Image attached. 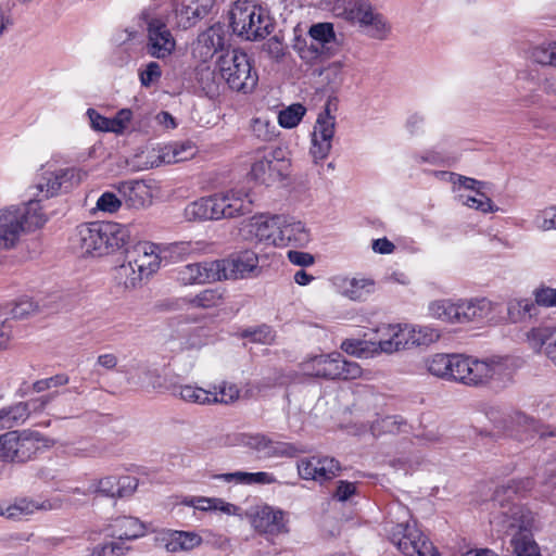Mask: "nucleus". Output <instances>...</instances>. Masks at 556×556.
Segmentation results:
<instances>
[{
  "label": "nucleus",
  "instance_id": "nucleus-1",
  "mask_svg": "<svg viewBox=\"0 0 556 556\" xmlns=\"http://www.w3.org/2000/svg\"><path fill=\"white\" fill-rule=\"evenodd\" d=\"M251 191L241 186L222 189L186 205L184 217L189 222L236 219L253 211Z\"/></svg>",
  "mask_w": 556,
  "mask_h": 556
},
{
  "label": "nucleus",
  "instance_id": "nucleus-2",
  "mask_svg": "<svg viewBox=\"0 0 556 556\" xmlns=\"http://www.w3.org/2000/svg\"><path fill=\"white\" fill-rule=\"evenodd\" d=\"M128 226L116 223L83 224L76 230V244L81 255L101 257L114 253L130 241Z\"/></svg>",
  "mask_w": 556,
  "mask_h": 556
},
{
  "label": "nucleus",
  "instance_id": "nucleus-3",
  "mask_svg": "<svg viewBox=\"0 0 556 556\" xmlns=\"http://www.w3.org/2000/svg\"><path fill=\"white\" fill-rule=\"evenodd\" d=\"M511 379L508 358L498 355L478 358L459 354L456 382L467 387L504 386Z\"/></svg>",
  "mask_w": 556,
  "mask_h": 556
},
{
  "label": "nucleus",
  "instance_id": "nucleus-4",
  "mask_svg": "<svg viewBox=\"0 0 556 556\" xmlns=\"http://www.w3.org/2000/svg\"><path fill=\"white\" fill-rule=\"evenodd\" d=\"M492 523L511 531L509 546L514 556H542L532 534L534 515L523 505L513 504L504 508Z\"/></svg>",
  "mask_w": 556,
  "mask_h": 556
},
{
  "label": "nucleus",
  "instance_id": "nucleus-5",
  "mask_svg": "<svg viewBox=\"0 0 556 556\" xmlns=\"http://www.w3.org/2000/svg\"><path fill=\"white\" fill-rule=\"evenodd\" d=\"M303 376L329 381H351L367 378L362 366L349 361L340 352L309 354L299 364Z\"/></svg>",
  "mask_w": 556,
  "mask_h": 556
},
{
  "label": "nucleus",
  "instance_id": "nucleus-6",
  "mask_svg": "<svg viewBox=\"0 0 556 556\" xmlns=\"http://www.w3.org/2000/svg\"><path fill=\"white\" fill-rule=\"evenodd\" d=\"M391 514L396 522L388 532L399 551L405 556H439L432 543L417 528L416 521L410 519L407 507L395 504L391 507Z\"/></svg>",
  "mask_w": 556,
  "mask_h": 556
},
{
  "label": "nucleus",
  "instance_id": "nucleus-7",
  "mask_svg": "<svg viewBox=\"0 0 556 556\" xmlns=\"http://www.w3.org/2000/svg\"><path fill=\"white\" fill-rule=\"evenodd\" d=\"M47 217L41 205L27 202L22 206H11L0 211V249L16 244L24 231L42 227Z\"/></svg>",
  "mask_w": 556,
  "mask_h": 556
},
{
  "label": "nucleus",
  "instance_id": "nucleus-8",
  "mask_svg": "<svg viewBox=\"0 0 556 556\" xmlns=\"http://www.w3.org/2000/svg\"><path fill=\"white\" fill-rule=\"evenodd\" d=\"M215 72L231 90L244 94L253 92L258 83L249 55L240 49L223 52L216 60Z\"/></svg>",
  "mask_w": 556,
  "mask_h": 556
},
{
  "label": "nucleus",
  "instance_id": "nucleus-9",
  "mask_svg": "<svg viewBox=\"0 0 556 556\" xmlns=\"http://www.w3.org/2000/svg\"><path fill=\"white\" fill-rule=\"evenodd\" d=\"M232 33L243 40L255 41L271 31V22L266 11L251 0H238L229 12Z\"/></svg>",
  "mask_w": 556,
  "mask_h": 556
},
{
  "label": "nucleus",
  "instance_id": "nucleus-10",
  "mask_svg": "<svg viewBox=\"0 0 556 556\" xmlns=\"http://www.w3.org/2000/svg\"><path fill=\"white\" fill-rule=\"evenodd\" d=\"M87 178V172L77 167H65L51 169L49 165H43L37 175L36 182L28 189L29 201L40 202L58 195L61 192H67L78 186Z\"/></svg>",
  "mask_w": 556,
  "mask_h": 556
},
{
  "label": "nucleus",
  "instance_id": "nucleus-11",
  "mask_svg": "<svg viewBox=\"0 0 556 556\" xmlns=\"http://www.w3.org/2000/svg\"><path fill=\"white\" fill-rule=\"evenodd\" d=\"M55 440L38 431L13 430L0 434V460L25 463L37 453L54 446Z\"/></svg>",
  "mask_w": 556,
  "mask_h": 556
},
{
  "label": "nucleus",
  "instance_id": "nucleus-12",
  "mask_svg": "<svg viewBox=\"0 0 556 556\" xmlns=\"http://www.w3.org/2000/svg\"><path fill=\"white\" fill-rule=\"evenodd\" d=\"M441 175L452 185V192L462 205L480 213H494L498 207L489 197V185L484 181L456 173L442 172Z\"/></svg>",
  "mask_w": 556,
  "mask_h": 556
},
{
  "label": "nucleus",
  "instance_id": "nucleus-13",
  "mask_svg": "<svg viewBox=\"0 0 556 556\" xmlns=\"http://www.w3.org/2000/svg\"><path fill=\"white\" fill-rule=\"evenodd\" d=\"M140 18L146 28L147 53L157 60L172 56L176 51L177 42L172 30L168 28L167 17L151 9H146L141 12Z\"/></svg>",
  "mask_w": 556,
  "mask_h": 556
},
{
  "label": "nucleus",
  "instance_id": "nucleus-14",
  "mask_svg": "<svg viewBox=\"0 0 556 556\" xmlns=\"http://www.w3.org/2000/svg\"><path fill=\"white\" fill-rule=\"evenodd\" d=\"M309 42L298 39L294 50L306 63L329 59L337 50V36L331 23H316L308 30Z\"/></svg>",
  "mask_w": 556,
  "mask_h": 556
},
{
  "label": "nucleus",
  "instance_id": "nucleus-15",
  "mask_svg": "<svg viewBox=\"0 0 556 556\" xmlns=\"http://www.w3.org/2000/svg\"><path fill=\"white\" fill-rule=\"evenodd\" d=\"M280 214L256 213L242 220L239 233L245 240L278 248Z\"/></svg>",
  "mask_w": 556,
  "mask_h": 556
},
{
  "label": "nucleus",
  "instance_id": "nucleus-16",
  "mask_svg": "<svg viewBox=\"0 0 556 556\" xmlns=\"http://www.w3.org/2000/svg\"><path fill=\"white\" fill-rule=\"evenodd\" d=\"M213 3L214 0H172L169 8L160 13L177 28L188 29L210 13Z\"/></svg>",
  "mask_w": 556,
  "mask_h": 556
},
{
  "label": "nucleus",
  "instance_id": "nucleus-17",
  "mask_svg": "<svg viewBox=\"0 0 556 556\" xmlns=\"http://www.w3.org/2000/svg\"><path fill=\"white\" fill-rule=\"evenodd\" d=\"M247 516L254 530L260 533L274 536L288 532L287 514L278 507L260 504L252 507Z\"/></svg>",
  "mask_w": 556,
  "mask_h": 556
},
{
  "label": "nucleus",
  "instance_id": "nucleus-18",
  "mask_svg": "<svg viewBox=\"0 0 556 556\" xmlns=\"http://www.w3.org/2000/svg\"><path fill=\"white\" fill-rule=\"evenodd\" d=\"M287 167V161L280 159L277 151L263 150L256 153L250 176L254 181L269 186L281 180Z\"/></svg>",
  "mask_w": 556,
  "mask_h": 556
},
{
  "label": "nucleus",
  "instance_id": "nucleus-19",
  "mask_svg": "<svg viewBox=\"0 0 556 556\" xmlns=\"http://www.w3.org/2000/svg\"><path fill=\"white\" fill-rule=\"evenodd\" d=\"M312 241L307 224L292 215L280 214L278 249H303Z\"/></svg>",
  "mask_w": 556,
  "mask_h": 556
},
{
  "label": "nucleus",
  "instance_id": "nucleus-20",
  "mask_svg": "<svg viewBox=\"0 0 556 556\" xmlns=\"http://www.w3.org/2000/svg\"><path fill=\"white\" fill-rule=\"evenodd\" d=\"M155 544L167 553H187L199 547L203 540L194 531L162 529L155 532Z\"/></svg>",
  "mask_w": 556,
  "mask_h": 556
},
{
  "label": "nucleus",
  "instance_id": "nucleus-21",
  "mask_svg": "<svg viewBox=\"0 0 556 556\" xmlns=\"http://www.w3.org/2000/svg\"><path fill=\"white\" fill-rule=\"evenodd\" d=\"M498 305L486 298L459 299V324H485L495 319Z\"/></svg>",
  "mask_w": 556,
  "mask_h": 556
},
{
  "label": "nucleus",
  "instance_id": "nucleus-22",
  "mask_svg": "<svg viewBox=\"0 0 556 556\" xmlns=\"http://www.w3.org/2000/svg\"><path fill=\"white\" fill-rule=\"evenodd\" d=\"M116 189L130 210H144L153 203V186L150 181L142 179L122 181Z\"/></svg>",
  "mask_w": 556,
  "mask_h": 556
},
{
  "label": "nucleus",
  "instance_id": "nucleus-23",
  "mask_svg": "<svg viewBox=\"0 0 556 556\" xmlns=\"http://www.w3.org/2000/svg\"><path fill=\"white\" fill-rule=\"evenodd\" d=\"M378 355L408 350L407 324H381L376 328Z\"/></svg>",
  "mask_w": 556,
  "mask_h": 556
},
{
  "label": "nucleus",
  "instance_id": "nucleus-24",
  "mask_svg": "<svg viewBox=\"0 0 556 556\" xmlns=\"http://www.w3.org/2000/svg\"><path fill=\"white\" fill-rule=\"evenodd\" d=\"M340 470L339 463L327 456H312L298 462V472L302 479L324 482L334 478Z\"/></svg>",
  "mask_w": 556,
  "mask_h": 556
},
{
  "label": "nucleus",
  "instance_id": "nucleus-25",
  "mask_svg": "<svg viewBox=\"0 0 556 556\" xmlns=\"http://www.w3.org/2000/svg\"><path fill=\"white\" fill-rule=\"evenodd\" d=\"M222 279L244 278L257 268L258 256L252 250H244L226 260H216Z\"/></svg>",
  "mask_w": 556,
  "mask_h": 556
},
{
  "label": "nucleus",
  "instance_id": "nucleus-26",
  "mask_svg": "<svg viewBox=\"0 0 556 556\" xmlns=\"http://www.w3.org/2000/svg\"><path fill=\"white\" fill-rule=\"evenodd\" d=\"M49 402L50 396L43 395L0 409V429L24 424L31 414L43 410Z\"/></svg>",
  "mask_w": 556,
  "mask_h": 556
},
{
  "label": "nucleus",
  "instance_id": "nucleus-27",
  "mask_svg": "<svg viewBox=\"0 0 556 556\" xmlns=\"http://www.w3.org/2000/svg\"><path fill=\"white\" fill-rule=\"evenodd\" d=\"M332 286L342 296L354 301H366L375 291L376 282L370 277H334Z\"/></svg>",
  "mask_w": 556,
  "mask_h": 556
},
{
  "label": "nucleus",
  "instance_id": "nucleus-28",
  "mask_svg": "<svg viewBox=\"0 0 556 556\" xmlns=\"http://www.w3.org/2000/svg\"><path fill=\"white\" fill-rule=\"evenodd\" d=\"M242 443L266 458L295 457L302 451L294 444L271 440L263 434L243 438Z\"/></svg>",
  "mask_w": 556,
  "mask_h": 556
},
{
  "label": "nucleus",
  "instance_id": "nucleus-29",
  "mask_svg": "<svg viewBox=\"0 0 556 556\" xmlns=\"http://www.w3.org/2000/svg\"><path fill=\"white\" fill-rule=\"evenodd\" d=\"M126 260H130L131 264L136 265L139 271L148 278L160 268L163 262L160 245L152 242L136 244L127 252Z\"/></svg>",
  "mask_w": 556,
  "mask_h": 556
},
{
  "label": "nucleus",
  "instance_id": "nucleus-30",
  "mask_svg": "<svg viewBox=\"0 0 556 556\" xmlns=\"http://www.w3.org/2000/svg\"><path fill=\"white\" fill-rule=\"evenodd\" d=\"M177 280L184 286L220 280L219 265L216 261L185 265L178 269Z\"/></svg>",
  "mask_w": 556,
  "mask_h": 556
},
{
  "label": "nucleus",
  "instance_id": "nucleus-31",
  "mask_svg": "<svg viewBox=\"0 0 556 556\" xmlns=\"http://www.w3.org/2000/svg\"><path fill=\"white\" fill-rule=\"evenodd\" d=\"M526 341L534 353L543 354L556 367V327H534L526 333Z\"/></svg>",
  "mask_w": 556,
  "mask_h": 556
},
{
  "label": "nucleus",
  "instance_id": "nucleus-32",
  "mask_svg": "<svg viewBox=\"0 0 556 556\" xmlns=\"http://www.w3.org/2000/svg\"><path fill=\"white\" fill-rule=\"evenodd\" d=\"M374 9L368 0H337L332 13L336 17L361 27Z\"/></svg>",
  "mask_w": 556,
  "mask_h": 556
},
{
  "label": "nucleus",
  "instance_id": "nucleus-33",
  "mask_svg": "<svg viewBox=\"0 0 556 556\" xmlns=\"http://www.w3.org/2000/svg\"><path fill=\"white\" fill-rule=\"evenodd\" d=\"M109 530L113 539L125 543L143 538L149 531L148 526L143 521L132 516L115 518L110 525Z\"/></svg>",
  "mask_w": 556,
  "mask_h": 556
},
{
  "label": "nucleus",
  "instance_id": "nucleus-34",
  "mask_svg": "<svg viewBox=\"0 0 556 556\" xmlns=\"http://www.w3.org/2000/svg\"><path fill=\"white\" fill-rule=\"evenodd\" d=\"M459 354L435 353L425 358V368L428 374L456 382V370Z\"/></svg>",
  "mask_w": 556,
  "mask_h": 556
},
{
  "label": "nucleus",
  "instance_id": "nucleus-35",
  "mask_svg": "<svg viewBox=\"0 0 556 556\" xmlns=\"http://www.w3.org/2000/svg\"><path fill=\"white\" fill-rule=\"evenodd\" d=\"M59 507L60 504L51 503L49 501L39 503L22 498L13 504H0V516H4L8 519L20 520L38 510H52Z\"/></svg>",
  "mask_w": 556,
  "mask_h": 556
},
{
  "label": "nucleus",
  "instance_id": "nucleus-36",
  "mask_svg": "<svg viewBox=\"0 0 556 556\" xmlns=\"http://www.w3.org/2000/svg\"><path fill=\"white\" fill-rule=\"evenodd\" d=\"M430 318L450 325L459 324V299L441 298L431 300L427 305Z\"/></svg>",
  "mask_w": 556,
  "mask_h": 556
},
{
  "label": "nucleus",
  "instance_id": "nucleus-37",
  "mask_svg": "<svg viewBox=\"0 0 556 556\" xmlns=\"http://www.w3.org/2000/svg\"><path fill=\"white\" fill-rule=\"evenodd\" d=\"M224 43L225 31L223 27L220 25H213L199 35L194 52L203 60H206L220 50Z\"/></svg>",
  "mask_w": 556,
  "mask_h": 556
},
{
  "label": "nucleus",
  "instance_id": "nucleus-38",
  "mask_svg": "<svg viewBox=\"0 0 556 556\" xmlns=\"http://www.w3.org/2000/svg\"><path fill=\"white\" fill-rule=\"evenodd\" d=\"M441 338V330L431 324H407L408 350L427 349Z\"/></svg>",
  "mask_w": 556,
  "mask_h": 556
},
{
  "label": "nucleus",
  "instance_id": "nucleus-39",
  "mask_svg": "<svg viewBox=\"0 0 556 556\" xmlns=\"http://www.w3.org/2000/svg\"><path fill=\"white\" fill-rule=\"evenodd\" d=\"M173 395L187 403L201 406H210L211 403V390L205 389L197 383H177L173 386Z\"/></svg>",
  "mask_w": 556,
  "mask_h": 556
},
{
  "label": "nucleus",
  "instance_id": "nucleus-40",
  "mask_svg": "<svg viewBox=\"0 0 556 556\" xmlns=\"http://www.w3.org/2000/svg\"><path fill=\"white\" fill-rule=\"evenodd\" d=\"M368 37L377 40L389 38L392 27L387 17L376 8L359 27Z\"/></svg>",
  "mask_w": 556,
  "mask_h": 556
},
{
  "label": "nucleus",
  "instance_id": "nucleus-41",
  "mask_svg": "<svg viewBox=\"0 0 556 556\" xmlns=\"http://www.w3.org/2000/svg\"><path fill=\"white\" fill-rule=\"evenodd\" d=\"M166 164L185 162L195 156L197 146L191 140L175 141L163 146Z\"/></svg>",
  "mask_w": 556,
  "mask_h": 556
},
{
  "label": "nucleus",
  "instance_id": "nucleus-42",
  "mask_svg": "<svg viewBox=\"0 0 556 556\" xmlns=\"http://www.w3.org/2000/svg\"><path fill=\"white\" fill-rule=\"evenodd\" d=\"M340 349L356 358H375L378 355L376 341L362 339H345L341 342Z\"/></svg>",
  "mask_w": 556,
  "mask_h": 556
},
{
  "label": "nucleus",
  "instance_id": "nucleus-43",
  "mask_svg": "<svg viewBox=\"0 0 556 556\" xmlns=\"http://www.w3.org/2000/svg\"><path fill=\"white\" fill-rule=\"evenodd\" d=\"M163 146L146 148L134 156L132 164L137 170H147L166 164Z\"/></svg>",
  "mask_w": 556,
  "mask_h": 556
},
{
  "label": "nucleus",
  "instance_id": "nucleus-44",
  "mask_svg": "<svg viewBox=\"0 0 556 556\" xmlns=\"http://www.w3.org/2000/svg\"><path fill=\"white\" fill-rule=\"evenodd\" d=\"M211 403L216 404H232L240 397V389L236 383L229 381H222L217 384L210 386Z\"/></svg>",
  "mask_w": 556,
  "mask_h": 556
},
{
  "label": "nucleus",
  "instance_id": "nucleus-45",
  "mask_svg": "<svg viewBox=\"0 0 556 556\" xmlns=\"http://www.w3.org/2000/svg\"><path fill=\"white\" fill-rule=\"evenodd\" d=\"M252 135L263 142H269L278 136V129L267 115L255 116L250 122Z\"/></svg>",
  "mask_w": 556,
  "mask_h": 556
},
{
  "label": "nucleus",
  "instance_id": "nucleus-46",
  "mask_svg": "<svg viewBox=\"0 0 556 556\" xmlns=\"http://www.w3.org/2000/svg\"><path fill=\"white\" fill-rule=\"evenodd\" d=\"M529 58L540 65L556 67V40H545L533 46Z\"/></svg>",
  "mask_w": 556,
  "mask_h": 556
},
{
  "label": "nucleus",
  "instance_id": "nucleus-47",
  "mask_svg": "<svg viewBox=\"0 0 556 556\" xmlns=\"http://www.w3.org/2000/svg\"><path fill=\"white\" fill-rule=\"evenodd\" d=\"M118 480L116 476H105L93 479L83 494H99L105 497H116Z\"/></svg>",
  "mask_w": 556,
  "mask_h": 556
},
{
  "label": "nucleus",
  "instance_id": "nucleus-48",
  "mask_svg": "<svg viewBox=\"0 0 556 556\" xmlns=\"http://www.w3.org/2000/svg\"><path fill=\"white\" fill-rule=\"evenodd\" d=\"M306 114V108L301 103H293L278 113V124L285 129L296 127Z\"/></svg>",
  "mask_w": 556,
  "mask_h": 556
},
{
  "label": "nucleus",
  "instance_id": "nucleus-49",
  "mask_svg": "<svg viewBox=\"0 0 556 556\" xmlns=\"http://www.w3.org/2000/svg\"><path fill=\"white\" fill-rule=\"evenodd\" d=\"M137 369L142 374L141 388L147 391H162L165 389L166 379L159 369L140 364Z\"/></svg>",
  "mask_w": 556,
  "mask_h": 556
},
{
  "label": "nucleus",
  "instance_id": "nucleus-50",
  "mask_svg": "<svg viewBox=\"0 0 556 556\" xmlns=\"http://www.w3.org/2000/svg\"><path fill=\"white\" fill-rule=\"evenodd\" d=\"M185 301L193 308H212L219 306L223 295L214 289H205L194 296L186 298Z\"/></svg>",
  "mask_w": 556,
  "mask_h": 556
},
{
  "label": "nucleus",
  "instance_id": "nucleus-51",
  "mask_svg": "<svg viewBox=\"0 0 556 556\" xmlns=\"http://www.w3.org/2000/svg\"><path fill=\"white\" fill-rule=\"evenodd\" d=\"M535 302L528 298L511 299L507 303V314L513 323L522 320L527 315H531L534 309Z\"/></svg>",
  "mask_w": 556,
  "mask_h": 556
},
{
  "label": "nucleus",
  "instance_id": "nucleus-52",
  "mask_svg": "<svg viewBox=\"0 0 556 556\" xmlns=\"http://www.w3.org/2000/svg\"><path fill=\"white\" fill-rule=\"evenodd\" d=\"M532 226L542 232L556 230V205H548L536 211L532 218Z\"/></svg>",
  "mask_w": 556,
  "mask_h": 556
},
{
  "label": "nucleus",
  "instance_id": "nucleus-53",
  "mask_svg": "<svg viewBox=\"0 0 556 556\" xmlns=\"http://www.w3.org/2000/svg\"><path fill=\"white\" fill-rule=\"evenodd\" d=\"M313 134L317 135V137H325L333 140L336 134V116L330 114L328 105L318 114L313 128Z\"/></svg>",
  "mask_w": 556,
  "mask_h": 556
},
{
  "label": "nucleus",
  "instance_id": "nucleus-54",
  "mask_svg": "<svg viewBox=\"0 0 556 556\" xmlns=\"http://www.w3.org/2000/svg\"><path fill=\"white\" fill-rule=\"evenodd\" d=\"M117 277L126 288H135L148 278L139 271L136 265L131 264L130 260H126V263L117 268Z\"/></svg>",
  "mask_w": 556,
  "mask_h": 556
},
{
  "label": "nucleus",
  "instance_id": "nucleus-55",
  "mask_svg": "<svg viewBox=\"0 0 556 556\" xmlns=\"http://www.w3.org/2000/svg\"><path fill=\"white\" fill-rule=\"evenodd\" d=\"M332 149V140L325 137H317V135H311V147L309 155L315 164L325 161Z\"/></svg>",
  "mask_w": 556,
  "mask_h": 556
},
{
  "label": "nucleus",
  "instance_id": "nucleus-56",
  "mask_svg": "<svg viewBox=\"0 0 556 556\" xmlns=\"http://www.w3.org/2000/svg\"><path fill=\"white\" fill-rule=\"evenodd\" d=\"M138 76L141 86L149 88L160 80L162 68L157 62L150 61L139 70Z\"/></svg>",
  "mask_w": 556,
  "mask_h": 556
},
{
  "label": "nucleus",
  "instance_id": "nucleus-57",
  "mask_svg": "<svg viewBox=\"0 0 556 556\" xmlns=\"http://www.w3.org/2000/svg\"><path fill=\"white\" fill-rule=\"evenodd\" d=\"M134 113L130 109L119 110L113 117L110 118V132L115 135H123L130 126Z\"/></svg>",
  "mask_w": 556,
  "mask_h": 556
},
{
  "label": "nucleus",
  "instance_id": "nucleus-58",
  "mask_svg": "<svg viewBox=\"0 0 556 556\" xmlns=\"http://www.w3.org/2000/svg\"><path fill=\"white\" fill-rule=\"evenodd\" d=\"M123 200L111 191L103 192L97 200L96 208L100 212L114 214L119 211Z\"/></svg>",
  "mask_w": 556,
  "mask_h": 556
},
{
  "label": "nucleus",
  "instance_id": "nucleus-59",
  "mask_svg": "<svg viewBox=\"0 0 556 556\" xmlns=\"http://www.w3.org/2000/svg\"><path fill=\"white\" fill-rule=\"evenodd\" d=\"M160 251L163 261H174L188 254L191 251V244L189 242H174L160 245Z\"/></svg>",
  "mask_w": 556,
  "mask_h": 556
},
{
  "label": "nucleus",
  "instance_id": "nucleus-60",
  "mask_svg": "<svg viewBox=\"0 0 556 556\" xmlns=\"http://www.w3.org/2000/svg\"><path fill=\"white\" fill-rule=\"evenodd\" d=\"M533 298L539 306L546 308L556 307V288L540 286L533 290Z\"/></svg>",
  "mask_w": 556,
  "mask_h": 556
},
{
  "label": "nucleus",
  "instance_id": "nucleus-61",
  "mask_svg": "<svg viewBox=\"0 0 556 556\" xmlns=\"http://www.w3.org/2000/svg\"><path fill=\"white\" fill-rule=\"evenodd\" d=\"M414 161L417 164H430V165H444L446 164V157L443 153L435 149L425 150L414 155Z\"/></svg>",
  "mask_w": 556,
  "mask_h": 556
},
{
  "label": "nucleus",
  "instance_id": "nucleus-62",
  "mask_svg": "<svg viewBox=\"0 0 556 556\" xmlns=\"http://www.w3.org/2000/svg\"><path fill=\"white\" fill-rule=\"evenodd\" d=\"M38 311V305L29 298L20 299L11 309L14 318H25Z\"/></svg>",
  "mask_w": 556,
  "mask_h": 556
},
{
  "label": "nucleus",
  "instance_id": "nucleus-63",
  "mask_svg": "<svg viewBox=\"0 0 556 556\" xmlns=\"http://www.w3.org/2000/svg\"><path fill=\"white\" fill-rule=\"evenodd\" d=\"M244 336L251 338L252 342L261 344H270L275 340V333L268 326H261L254 330L245 331Z\"/></svg>",
  "mask_w": 556,
  "mask_h": 556
},
{
  "label": "nucleus",
  "instance_id": "nucleus-64",
  "mask_svg": "<svg viewBox=\"0 0 556 556\" xmlns=\"http://www.w3.org/2000/svg\"><path fill=\"white\" fill-rule=\"evenodd\" d=\"M117 492L116 497H127L132 495L138 488V479L131 476L117 477Z\"/></svg>",
  "mask_w": 556,
  "mask_h": 556
}]
</instances>
